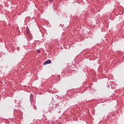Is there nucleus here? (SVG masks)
I'll return each mask as SVG.
<instances>
[{"instance_id":"obj_1","label":"nucleus","mask_w":124,"mask_h":124,"mask_svg":"<svg viewBox=\"0 0 124 124\" xmlns=\"http://www.w3.org/2000/svg\"><path fill=\"white\" fill-rule=\"evenodd\" d=\"M52 62L51 61V60H48L47 61H46L44 63V65H46V64H49L50 63H51Z\"/></svg>"},{"instance_id":"obj_2","label":"nucleus","mask_w":124,"mask_h":124,"mask_svg":"<svg viewBox=\"0 0 124 124\" xmlns=\"http://www.w3.org/2000/svg\"><path fill=\"white\" fill-rule=\"evenodd\" d=\"M27 33H28V34H29L30 33V31H29V30H27Z\"/></svg>"},{"instance_id":"obj_3","label":"nucleus","mask_w":124,"mask_h":124,"mask_svg":"<svg viewBox=\"0 0 124 124\" xmlns=\"http://www.w3.org/2000/svg\"><path fill=\"white\" fill-rule=\"evenodd\" d=\"M37 53H40L41 51L40 50H37Z\"/></svg>"},{"instance_id":"obj_4","label":"nucleus","mask_w":124,"mask_h":124,"mask_svg":"<svg viewBox=\"0 0 124 124\" xmlns=\"http://www.w3.org/2000/svg\"><path fill=\"white\" fill-rule=\"evenodd\" d=\"M49 1H53V0H49Z\"/></svg>"}]
</instances>
